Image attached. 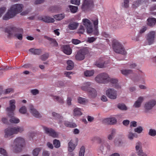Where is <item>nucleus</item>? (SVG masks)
I'll use <instances>...</instances> for the list:
<instances>
[{
  "label": "nucleus",
  "mask_w": 156,
  "mask_h": 156,
  "mask_svg": "<svg viewBox=\"0 0 156 156\" xmlns=\"http://www.w3.org/2000/svg\"><path fill=\"white\" fill-rule=\"evenodd\" d=\"M79 24L76 22L70 23L68 25V27L70 30H74L76 29L78 26Z\"/></svg>",
  "instance_id": "473e14b6"
},
{
  "label": "nucleus",
  "mask_w": 156,
  "mask_h": 156,
  "mask_svg": "<svg viewBox=\"0 0 156 156\" xmlns=\"http://www.w3.org/2000/svg\"><path fill=\"white\" fill-rule=\"evenodd\" d=\"M16 29V28L15 27H8L5 28V31L8 33L9 35L13 34L15 31Z\"/></svg>",
  "instance_id": "bb28decb"
},
{
  "label": "nucleus",
  "mask_w": 156,
  "mask_h": 156,
  "mask_svg": "<svg viewBox=\"0 0 156 156\" xmlns=\"http://www.w3.org/2000/svg\"><path fill=\"white\" fill-rule=\"evenodd\" d=\"M149 134L152 136H154L156 135V131L154 129H151L149 130Z\"/></svg>",
  "instance_id": "13d9d810"
},
{
  "label": "nucleus",
  "mask_w": 156,
  "mask_h": 156,
  "mask_svg": "<svg viewBox=\"0 0 156 156\" xmlns=\"http://www.w3.org/2000/svg\"><path fill=\"white\" fill-rule=\"evenodd\" d=\"M68 151L70 152H72L75 148L76 145L74 144L72 141L71 140L68 143Z\"/></svg>",
  "instance_id": "c85d7f7f"
},
{
  "label": "nucleus",
  "mask_w": 156,
  "mask_h": 156,
  "mask_svg": "<svg viewBox=\"0 0 156 156\" xmlns=\"http://www.w3.org/2000/svg\"><path fill=\"white\" fill-rule=\"evenodd\" d=\"M144 97L140 96L138 98L137 100L134 102L133 106L135 108H139L141 105L142 103L144 101Z\"/></svg>",
  "instance_id": "aec40b11"
},
{
  "label": "nucleus",
  "mask_w": 156,
  "mask_h": 156,
  "mask_svg": "<svg viewBox=\"0 0 156 156\" xmlns=\"http://www.w3.org/2000/svg\"><path fill=\"white\" fill-rule=\"evenodd\" d=\"M40 148H36L34 149L32 151V154L34 156H37L41 151Z\"/></svg>",
  "instance_id": "09e8293b"
},
{
  "label": "nucleus",
  "mask_w": 156,
  "mask_h": 156,
  "mask_svg": "<svg viewBox=\"0 0 156 156\" xmlns=\"http://www.w3.org/2000/svg\"><path fill=\"white\" fill-rule=\"evenodd\" d=\"M117 107L119 109L122 110L126 111L127 109V107L123 104H119L117 105Z\"/></svg>",
  "instance_id": "a18cd8bd"
},
{
  "label": "nucleus",
  "mask_w": 156,
  "mask_h": 156,
  "mask_svg": "<svg viewBox=\"0 0 156 156\" xmlns=\"http://www.w3.org/2000/svg\"><path fill=\"white\" fill-rule=\"evenodd\" d=\"M9 106L6 108L5 110L7 112V115L10 116L14 115L13 112L16 107L15 105L16 101L15 99H12L9 101Z\"/></svg>",
  "instance_id": "0eeeda50"
},
{
  "label": "nucleus",
  "mask_w": 156,
  "mask_h": 156,
  "mask_svg": "<svg viewBox=\"0 0 156 156\" xmlns=\"http://www.w3.org/2000/svg\"><path fill=\"white\" fill-rule=\"evenodd\" d=\"M13 116H9L11 118L9 119V121L11 123H19L20 121L19 119Z\"/></svg>",
  "instance_id": "4c0bfd02"
},
{
  "label": "nucleus",
  "mask_w": 156,
  "mask_h": 156,
  "mask_svg": "<svg viewBox=\"0 0 156 156\" xmlns=\"http://www.w3.org/2000/svg\"><path fill=\"white\" fill-rule=\"evenodd\" d=\"M53 143L55 147L56 148H59L61 146V143L59 140L56 139H54L53 141Z\"/></svg>",
  "instance_id": "79ce46f5"
},
{
  "label": "nucleus",
  "mask_w": 156,
  "mask_h": 156,
  "mask_svg": "<svg viewBox=\"0 0 156 156\" xmlns=\"http://www.w3.org/2000/svg\"><path fill=\"white\" fill-rule=\"evenodd\" d=\"M121 73L123 75L126 76L128 75L131 74L133 73V71L131 69H124L121 70Z\"/></svg>",
  "instance_id": "72a5a7b5"
},
{
  "label": "nucleus",
  "mask_w": 156,
  "mask_h": 156,
  "mask_svg": "<svg viewBox=\"0 0 156 156\" xmlns=\"http://www.w3.org/2000/svg\"><path fill=\"white\" fill-rule=\"evenodd\" d=\"M63 52L67 55H70L72 52V49L68 45H65L63 46Z\"/></svg>",
  "instance_id": "4be33fe9"
},
{
  "label": "nucleus",
  "mask_w": 156,
  "mask_h": 156,
  "mask_svg": "<svg viewBox=\"0 0 156 156\" xmlns=\"http://www.w3.org/2000/svg\"><path fill=\"white\" fill-rule=\"evenodd\" d=\"M102 123L105 125H114L117 122V119L115 118L111 117L104 119Z\"/></svg>",
  "instance_id": "dca6fc26"
},
{
  "label": "nucleus",
  "mask_w": 156,
  "mask_h": 156,
  "mask_svg": "<svg viewBox=\"0 0 156 156\" xmlns=\"http://www.w3.org/2000/svg\"><path fill=\"white\" fill-rule=\"evenodd\" d=\"M85 148L84 147L82 146L80 149L79 156H84L85 152Z\"/></svg>",
  "instance_id": "6e6d98bb"
},
{
  "label": "nucleus",
  "mask_w": 156,
  "mask_h": 156,
  "mask_svg": "<svg viewBox=\"0 0 156 156\" xmlns=\"http://www.w3.org/2000/svg\"><path fill=\"white\" fill-rule=\"evenodd\" d=\"M135 148L137 152L140 155L142 153H144L143 152V151L141 149V144L140 142H138L136 143Z\"/></svg>",
  "instance_id": "a878e982"
},
{
  "label": "nucleus",
  "mask_w": 156,
  "mask_h": 156,
  "mask_svg": "<svg viewBox=\"0 0 156 156\" xmlns=\"http://www.w3.org/2000/svg\"><path fill=\"white\" fill-rule=\"evenodd\" d=\"M108 80V83L110 82L114 85L115 84L118 83V80L117 79L114 78H111L109 76Z\"/></svg>",
  "instance_id": "37998d69"
},
{
  "label": "nucleus",
  "mask_w": 156,
  "mask_h": 156,
  "mask_svg": "<svg viewBox=\"0 0 156 156\" xmlns=\"http://www.w3.org/2000/svg\"><path fill=\"white\" fill-rule=\"evenodd\" d=\"M105 94L107 96L111 99L115 100L117 98V91L114 88L108 89L105 91Z\"/></svg>",
  "instance_id": "9b49d317"
},
{
  "label": "nucleus",
  "mask_w": 156,
  "mask_h": 156,
  "mask_svg": "<svg viewBox=\"0 0 156 156\" xmlns=\"http://www.w3.org/2000/svg\"><path fill=\"white\" fill-rule=\"evenodd\" d=\"M92 83L91 82H87L84 83L81 88L83 90L87 91L90 97L94 98L97 96V92L94 88L90 87Z\"/></svg>",
  "instance_id": "20e7f679"
},
{
  "label": "nucleus",
  "mask_w": 156,
  "mask_h": 156,
  "mask_svg": "<svg viewBox=\"0 0 156 156\" xmlns=\"http://www.w3.org/2000/svg\"><path fill=\"white\" fill-rule=\"evenodd\" d=\"M145 0H136L133 2L132 7L133 9H136L140 5L142 4Z\"/></svg>",
  "instance_id": "b1692460"
},
{
  "label": "nucleus",
  "mask_w": 156,
  "mask_h": 156,
  "mask_svg": "<svg viewBox=\"0 0 156 156\" xmlns=\"http://www.w3.org/2000/svg\"><path fill=\"white\" fill-rule=\"evenodd\" d=\"M73 114L74 116H80L82 114V109L77 107L76 108L73 110Z\"/></svg>",
  "instance_id": "5701e85b"
},
{
  "label": "nucleus",
  "mask_w": 156,
  "mask_h": 156,
  "mask_svg": "<svg viewBox=\"0 0 156 156\" xmlns=\"http://www.w3.org/2000/svg\"><path fill=\"white\" fill-rule=\"evenodd\" d=\"M94 73V70H87L84 72V74L86 77H90L93 76Z\"/></svg>",
  "instance_id": "c9c22d12"
},
{
  "label": "nucleus",
  "mask_w": 156,
  "mask_h": 156,
  "mask_svg": "<svg viewBox=\"0 0 156 156\" xmlns=\"http://www.w3.org/2000/svg\"><path fill=\"white\" fill-rule=\"evenodd\" d=\"M80 0H71V3L72 4L79 5L80 3Z\"/></svg>",
  "instance_id": "680f3d73"
},
{
  "label": "nucleus",
  "mask_w": 156,
  "mask_h": 156,
  "mask_svg": "<svg viewBox=\"0 0 156 156\" xmlns=\"http://www.w3.org/2000/svg\"><path fill=\"white\" fill-rule=\"evenodd\" d=\"M16 29L13 33V35L15 37L19 40H21L23 39V30L22 29Z\"/></svg>",
  "instance_id": "a211bd4d"
},
{
  "label": "nucleus",
  "mask_w": 156,
  "mask_h": 156,
  "mask_svg": "<svg viewBox=\"0 0 156 156\" xmlns=\"http://www.w3.org/2000/svg\"><path fill=\"white\" fill-rule=\"evenodd\" d=\"M156 104V101L154 99L151 100L146 102L144 105V112L147 113L150 112Z\"/></svg>",
  "instance_id": "9d476101"
},
{
  "label": "nucleus",
  "mask_w": 156,
  "mask_h": 156,
  "mask_svg": "<svg viewBox=\"0 0 156 156\" xmlns=\"http://www.w3.org/2000/svg\"><path fill=\"white\" fill-rule=\"evenodd\" d=\"M147 24L150 26H153L156 24V19L154 18H148Z\"/></svg>",
  "instance_id": "2f4dec72"
},
{
  "label": "nucleus",
  "mask_w": 156,
  "mask_h": 156,
  "mask_svg": "<svg viewBox=\"0 0 156 156\" xmlns=\"http://www.w3.org/2000/svg\"><path fill=\"white\" fill-rule=\"evenodd\" d=\"M43 128L44 132L46 134L55 138H58V133L56 132L53 129L45 126H43Z\"/></svg>",
  "instance_id": "ddd939ff"
},
{
  "label": "nucleus",
  "mask_w": 156,
  "mask_h": 156,
  "mask_svg": "<svg viewBox=\"0 0 156 156\" xmlns=\"http://www.w3.org/2000/svg\"><path fill=\"white\" fill-rule=\"evenodd\" d=\"M84 31L85 30L83 27L82 26H80L78 30L79 33L83 34Z\"/></svg>",
  "instance_id": "338daca9"
},
{
  "label": "nucleus",
  "mask_w": 156,
  "mask_h": 156,
  "mask_svg": "<svg viewBox=\"0 0 156 156\" xmlns=\"http://www.w3.org/2000/svg\"><path fill=\"white\" fill-rule=\"evenodd\" d=\"M72 73L73 72H72L65 71L64 73V74L66 77H67L69 79H71V76H70V75L72 74Z\"/></svg>",
  "instance_id": "0e129e2a"
},
{
  "label": "nucleus",
  "mask_w": 156,
  "mask_h": 156,
  "mask_svg": "<svg viewBox=\"0 0 156 156\" xmlns=\"http://www.w3.org/2000/svg\"><path fill=\"white\" fill-rule=\"evenodd\" d=\"M1 121L4 124H7L8 123V120L7 117H3L2 118Z\"/></svg>",
  "instance_id": "e2e57ef3"
},
{
  "label": "nucleus",
  "mask_w": 156,
  "mask_h": 156,
  "mask_svg": "<svg viewBox=\"0 0 156 156\" xmlns=\"http://www.w3.org/2000/svg\"><path fill=\"white\" fill-rule=\"evenodd\" d=\"M106 62L103 58H100L95 61L94 63L95 66L99 68H103L106 64Z\"/></svg>",
  "instance_id": "f3484780"
},
{
  "label": "nucleus",
  "mask_w": 156,
  "mask_h": 156,
  "mask_svg": "<svg viewBox=\"0 0 156 156\" xmlns=\"http://www.w3.org/2000/svg\"><path fill=\"white\" fill-rule=\"evenodd\" d=\"M53 97L54 99L55 100L59 103L61 104H62L64 103V100L62 97L57 96H53Z\"/></svg>",
  "instance_id": "f704fd0d"
},
{
  "label": "nucleus",
  "mask_w": 156,
  "mask_h": 156,
  "mask_svg": "<svg viewBox=\"0 0 156 156\" xmlns=\"http://www.w3.org/2000/svg\"><path fill=\"white\" fill-rule=\"evenodd\" d=\"M140 36L139 35H137L136 36H133L132 37V39L135 41H140Z\"/></svg>",
  "instance_id": "052dcab7"
},
{
  "label": "nucleus",
  "mask_w": 156,
  "mask_h": 156,
  "mask_svg": "<svg viewBox=\"0 0 156 156\" xmlns=\"http://www.w3.org/2000/svg\"><path fill=\"white\" fill-rule=\"evenodd\" d=\"M143 130V128L141 126H139L134 129V131L135 132L138 133H141Z\"/></svg>",
  "instance_id": "864d4df0"
},
{
  "label": "nucleus",
  "mask_w": 156,
  "mask_h": 156,
  "mask_svg": "<svg viewBox=\"0 0 156 156\" xmlns=\"http://www.w3.org/2000/svg\"><path fill=\"white\" fill-rule=\"evenodd\" d=\"M67 66L66 67V69L67 70H72L74 67L73 62L71 60H68L67 61Z\"/></svg>",
  "instance_id": "7c9ffc66"
},
{
  "label": "nucleus",
  "mask_w": 156,
  "mask_h": 156,
  "mask_svg": "<svg viewBox=\"0 0 156 156\" xmlns=\"http://www.w3.org/2000/svg\"><path fill=\"white\" fill-rule=\"evenodd\" d=\"M6 10V8L5 7H3L0 8V14L1 16L2 14L5 12Z\"/></svg>",
  "instance_id": "69168bd1"
},
{
  "label": "nucleus",
  "mask_w": 156,
  "mask_h": 156,
  "mask_svg": "<svg viewBox=\"0 0 156 156\" xmlns=\"http://www.w3.org/2000/svg\"><path fill=\"white\" fill-rule=\"evenodd\" d=\"M91 21L94 26V28L91 21L88 19H83L82 23L88 34H92L98 36L99 34L98 26V19L97 18H93Z\"/></svg>",
  "instance_id": "f257e3e1"
},
{
  "label": "nucleus",
  "mask_w": 156,
  "mask_h": 156,
  "mask_svg": "<svg viewBox=\"0 0 156 156\" xmlns=\"http://www.w3.org/2000/svg\"><path fill=\"white\" fill-rule=\"evenodd\" d=\"M96 40V38L94 37H88L87 41L89 43L93 42Z\"/></svg>",
  "instance_id": "774afa93"
},
{
  "label": "nucleus",
  "mask_w": 156,
  "mask_h": 156,
  "mask_svg": "<svg viewBox=\"0 0 156 156\" xmlns=\"http://www.w3.org/2000/svg\"><path fill=\"white\" fill-rule=\"evenodd\" d=\"M29 109L30 112L33 116L36 118H41L42 116L40 113L32 105L29 106Z\"/></svg>",
  "instance_id": "2eb2a0df"
},
{
  "label": "nucleus",
  "mask_w": 156,
  "mask_h": 156,
  "mask_svg": "<svg viewBox=\"0 0 156 156\" xmlns=\"http://www.w3.org/2000/svg\"><path fill=\"white\" fill-rule=\"evenodd\" d=\"M4 137L8 138H10L14 134L12 128H9L4 130Z\"/></svg>",
  "instance_id": "6ab92c4d"
},
{
  "label": "nucleus",
  "mask_w": 156,
  "mask_h": 156,
  "mask_svg": "<svg viewBox=\"0 0 156 156\" xmlns=\"http://www.w3.org/2000/svg\"><path fill=\"white\" fill-rule=\"evenodd\" d=\"M94 6L93 2L92 0H84L81 6V9L84 11L90 9Z\"/></svg>",
  "instance_id": "f8f14e48"
},
{
  "label": "nucleus",
  "mask_w": 156,
  "mask_h": 156,
  "mask_svg": "<svg viewBox=\"0 0 156 156\" xmlns=\"http://www.w3.org/2000/svg\"><path fill=\"white\" fill-rule=\"evenodd\" d=\"M112 47L114 51L116 53L124 55L127 54V52L123 46L118 40H114L113 41Z\"/></svg>",
  "instance_id": "39448f33"
},
{
  "label": "nucleus",
  "mask_w": 156,
  "mask_h": 156,
  "mask_svg": "<svg viewBox=\"0 0 156 156\" xmlns=\"http://www.w3.org/2000/svg\"><path fill=\"white\" fill-rule=\"evenodd\" d=\"M116 130L115 129H113L111 131L110 133L107 136V138L109 140H112L114 138L115 135L116 133Z\"/></svg>",
  "instance_id": "cd10ccee"
},
{
  "label": "nucleus",
  "mask_w": 156,
  "mask_h": 156,
  "mask_svg": "<svg viewBox=\"0 0 156 156\" xmlns=\"http://www.w3.org/2000/svg\"><path fill=\"white\" fill-rule=\"evenodd\" d=\"M52 115L53 117L56 119H58L61 120L63 118V117L60 115L55 112H52Z\"/></svg>",
  "instance_id": "603ef678"
},
{
  "label": "nucleus",
  "mask_w": 156,
  "mask_h": 156,
  "mask_svg": "<svg viewBox=\"0 0 156 156\" xmlns=\"http://www.w3.org/2000/svg\"><path fill=\"white\" fill-rule=\"evenodd\" d=\"M30 93L33 95H36L38 94L39 93V91L37 89H34L31 90L30 91Z\"/></svg>",
  "instance_id": "4d7b16f0"
},
{
  "label": "nucleus",
  "mask_w": 156,
  "mask_h": 156,
  "mask_svg": "<svg viewBox=\"0 0 156 156\" xmlns=\"http://www.w3.org/2000/svg\"><path fill=\"white\" fill-rule=\"evenodd\" d=\"M14 92V90L13 88H9L4 90L3 93L5 94H9L10 93H12Z\"/></svg>",
  "instance_id": "8fccbe9b"
},
{
  "label": "nucleus",
  "mask_w": 156,
  "mask_h": 156,
  "mask_svg": "<svg viewBox=\"0 0 156 156\" xmlns=\"http://www.w3.org/2000/svg\"><path fill=\"white\" fill-rule=\"evenodd\" d=\"M23 7V5L21 4H16L12 5L4 16L3 19L6 20L13 17L16 14L22 11Z\"/></svg>",
  "instance_id": "f03ea898"
},
{
  "label": "nucleus",
  "mask_w": 156,
  "mask_h": 156,
  "mask_svg": "<svg viewBox=\"0 0 156 156\" xmlns=\"http://www.w3.org/2000/svg\"><path fill=\"white\" fill-rule=\"evenodd\" d=\"M89 53V51L87 48H85L78 51L75 56V59L78 61L83 60L85 55Z\"/></svg>",
  "instance_id": "1a4fd4ad"
},
{
  "label": "nucleus",
  "mask_w": 156,
  "mask_h": 156,
  "mask_svg": "<svg viewBox=\"0 0 156 156\" xmlns=\"http://www.w3.org/2000/svg\"><path fill=\"white\" fill-rule=\"evenodd\" d=\"M29 51L32 54L35 55H40L41 53V50L39 49L32 48L30 49Z\"/></svg>",
  "instance_id": "c756f323"
},
{
  "label": "nucleus",
  "mask_w": 156,
  "mask_h": 156,
  "mask_svg": "<svg viewBox=\"0 0 156 156\" xmlns=\"http://www.w3.org/2000/svg\"><path fill=\"white\" fill-rule=\"evenodd\" d=\"M25 140L23 138L19 137L14 139L13 144L10 146V149L14 152L16 153L20 152L21 151V147L24 143Z\"/></svg>",
  "instance_id": "7ed1b4c3"
},
{
  "label": "nucleus",
  "mask_w": 156,
  "mask_h": 156,
  "mask_svg": "<svg viewBox=\"0 0 156 156\" xmlns=\"http://www.w3.org/2000/svg\"><path fill=\"white\" fill-rule=\"evenodd\" d=\"M100 141L101 143L100 150L102 154H106L110 150L111 146L109 143L105 140H100Z\"/></svg>",
  "instance_id": "6e6552de"
},
{
  "label": "nucleus",
  "mask_w": 156,
  "mask_h": 156,
  "mask_svg": "<svg viewBox=\"0 0 156 156\" xmlns=\"http://www.w3.org/2000/svg\"><path fill=\"white\" fill-rule=\"evenodd\" d=\"M27 111V108L25 106H22L19 109V112L22 114H26Z\"/></svg>",
  "instance_id": "c03bdc74"
},
{
  "label": "nucleus",
  "mask_w": 156,
  "mask_h": 156,
  "mask_svg": "<svg viewBox=\"0 0 156 156\" xmlns=\"http://www.w3.org/2000/svg\"><path fill=\"white\" fill-rule=\"evenodd\" d=\"M12 128L15 134H17L19 133H21L24 131V127L22 126H17Z\"/></svg>",
  "instance_id": "393cba45"
},
{
  "label": "nucleus",
  "mask_w": 156,
  "mask_h": 156,
  "mask_svg": "<svg viewBox=\"0 0 156 156\" xmlns=\"http://www.w3.org/2000/svg\"><path fill=\"white\" fill-rule=\"evenodd\" d=\"M78 102L81 104H85L88 102V100L86 98L80 97L77 98Z\"/></svg>",
  "instance_id": "e433bc0d"
},
{
  "label": "nucleus",
  "mask_w": 156,
  "mask_h": 156,
  "mask_svg": "<svg viewBox=\"0 0 156 156\" xmlns=\"http://www.w3.org/2000/svg\"><path fill=\"white\" fill-rule=\"evenodd\" d=\"M72 43L74 44H78L81 43V41L77 39H72L71 40Z\"/></svg>",
  "instance_id": "bf43d9fd"
},
{
  "label": "nucleus",
  "mask_w": 156,
  "mask_h": 156,
  "mask_svg": "<svg viewBox=\"0 0 156 156\" xmlns=\"http://www.w3.org/2000/svg\"><path fill=\"white\" fill-rule=\"evenodd\" d=\"M114 143L115 146H120L123 145L124 142L120 140L115 139L114 140Z\"/></svg>",
  "instance_id": "ea45409f"
},
{
  "label": "nucleus",
  "mask_w": 156,
  "mask_h": 156,
  "mask_svg": "<svg viewBox=\"0 0 156 156\" xmlns=\"http://www.w3.org/2000/svg\"><path fill=\"white\" fill-rule=\"evenodd\" d=\"M129 6V0H124L123 3V7L127 8Z\"/></svg>",
  "instance_id": "5fc2aeb1"
},
{
  "label": "nucleus",
  "mask_w": 156,
  "mask_h": 156,
  "mask_svg": "<svg viewBox=\"0 0 156 156\" xmlns=\"http://www.w3.org/2000/svg\"><path fill=\"white\" fill-rule=\"evenodd\" d=\"M49 54L48 53H46L41 55L40 57V58L41 60L44 61L48 59L49 57Z\"/></svg>",
  "instance_id": "de8ad7c7"
},
{
  "label": "nucleus",
  "mask_w": 156,
  "mask_h": 156,
  "mask_svg": "<svg viewBox=\"0 0 156 156\" xmlns=\"http://www.w3.org/2000/svg\"><path fill=\"white\" fill-rule=\"evenodd\" d=\"M49 41L50 43L52 46L54 47H57L58 46V44L55 39L51 38Z\"/></svg>",
  "instance_id": "3c124183"
},
{
  "label": "nucleus",
  "mask_w": 156,
  "mask_h": 156,
  "mask_svg": "<svg viewBox=\"0 0 156 156\" xmlns=\"http://www.w3.org/2000/svg\"><path fill=\"white\" fill-rule=\"evenodd\" d=\"M109 76L107 73H103L97 75L95 78V80L99 83L106 84L108 83Z\"/></svg>",
  "instance_id": "423d86ee"
},
{
  "label": "nucleus",
  "mask_w": 156,
  "mask_h": 156,
  "mask_svg": "<svg viewBox=\"0 0 156 156\" xmlns=\"http://www.w3.org/2000/svg\"><path fill=\"white\" fill-rule=\"evenodd\" d=\"M65 16V14L64 13H62L55 15L53 16V17L57 20H60L63 19L64 18Z\"/></svg>",
  "instance_id": "a19ab883"
},
{
  "label": "nucleus",
  "mask_w": 156,
  "mask_h": 156,
  "mask_svg": "<svg viewBox=\"0 0 156 156\" xmlns=\"http://www.w3.org/2000/svg\"><path fill=\"white\" fill-rule=\"evenodd\" d=\"M69 7L71 12L73 13H75L77 12L78 7L77 6L69 5Z\"/></svg>",
  "instance_id": "49530a36"
},
{
  "label": "nucleus",
  "mask_w": 156,
  "mask_h": 156,
  "mask_svg": "<svg viewBox=\"0 0 156 156\" xmlns=\"http://www.w3.org/2000/svg\"><path fill=\"white\" fill-rule=\"evenodd\" d=\"M156 33L155 31L150 32L146 37V41L148 44L150 45L154 43L155 36Z\"/></svg>",
  "instance_id": "4468645a"
},
{
  "label": "nucleus",
  "mask_w": 156,
  "mask_h": 156,
  "mask_svg": "<svg viewBox=\"0 0 156 156\" xmlns=\"http://www.w3.org/2000/svg\"><path fill=\"white\" fill-rule=\"evenodd\" d=\"M127 136L128 138L130 140H133L135 136V134L131 131L128 132Z\"/></svg>",
  "instance_id": "58836bf2"
},
{
  "label": "nucleus",
  "mask_w": 156,
  "mask_h": 156,
  "mask_svg": "<svg viewBox=\"0 0 156 156\" xmlns=\"http://www.w3.org/2000/svg\"><path fill=\"white\" fill-rule=\"evenodd\" d=\"M38 19L40 20H42L46 23H53L55 21L54 19L49 16L39 17Z\"/></svg>",
  "instance_id": "412c9836"
}]
</instances>
